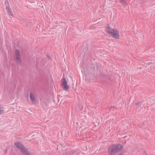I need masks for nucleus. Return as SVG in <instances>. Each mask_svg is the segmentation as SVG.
I'll use <instances>...</instances> for the list:
<instances>
[{
    "instance_id": "5",
    "label": "nucleus",
    "mask_w": 155,
    "mask_h": 155,
    "mask_svg": "<svg viewBox=\"0 0 155 155\" xmlns=\"http://www.w3.org/2000/svg\"><path fill=\"white\" fill-rule=\"evenodd\" d=\"M30 97L31 101L34 103L35 102V98L32 92H31L30 94Z\"/></svg>"
},
{
    "instance_id": "2",
    "label": "nucleus",
    "mask_w": 155,
    "mask_h": 155,
    "mask_svg": "<svg viewBox=\"0 0 155 155\" xmlns=\"http://www.w3.org/2000/svg\"><path fill=\"white\" fill-rule=\"evenodd\" d=\"M105 30L107 33L114 38H118L120 37L118 30L116 29H111L108 24H107Z\"/></svg>"
},
{
    "instance_id": "9",
    "label": "nucleus",
    "mask_w": 155,
    "mask_h": 155,
    "mask_svg": "<svg viewBox=\"0 0 155 155\" xmlns=\"http://www.w3.org/2000/svg\"><path fill=\"white\" fill-rule=\"evenodd\" d=\"M20 51L18 50L15 51V56H20Z\"/></svg>"
},
{
    "instance_id": "13",
    "label": "nucleus",
    "mask_w": 155,
    "mask_h": 155,
    "mask_svg": "<svg viewBox=\"0 0 155 155\" xmlns=\"http://www.w3.org/2000/svg\"><path fill=\"white\" fill-rule=\"evenodd\" d=\"M148 0H142L143 3L145 4L146 2L148 1Z\"/></svg>"
},
{
    "instance_id": "8",
    "label": "nucleus",
    "mask_w": 155,
    "mask_h": 155,
    "mask_svg": "<svg viewBox=\"0 0 155 155\" xmlns=\"http://www.w3.org/2000/svg\"><path fill=\"white\" fill-rule=\"evenodd\" d=\"M15 60L17 62L21 63V60L20 58V56H15Z\"/></svg>"
},
{
    "instance_id": "3",
    "label": "nucleus",
    "mask_w": 155,
    "mask_h": 155,
    "mask_svg": "<svg viewBox=\"0 0 155 155\" xmlns=\"http://www.w3.org/2000/svg\"><path fill=\"white\" fill-rule=\"evenodd\" d=\"M61 85L64 90L67 91L69 88L68 85L67 84V81L65 78H63Z\"/></svg>"
},
{
    "instance_id": "4",
    "label": "nucleus",
    "mask_w": 155,
    "mask_h": 155,
    "mask_svg": "<svg viewBox=\"0 0 155 155\" xmlns=\"http://www.w3.org/2000/svg\"><path fill=\"white\" fill-rule=\"evenodd\" d=\"M14 145L16 147L18 148L21 151L23 150H24L25 147V146L19 141L17 142L16 143H15Z\"/></svg>"
},
{
    "instance_id": "6",
    "label": "nucleus",
    "mask_w": 155,
    "mask_h": 155,
    "mask_svg": "<svg viewBox=\"0 0 155 155\" xmlns=\"http://www.w3.org/2000/svg\"><path fill=\"white\" fill-rule=\"evenodd\" d=\"M21 152L25 154V155H31L28 150L25 147L24 150H23Z\"/></svg>"
},
{
    "instance_id": "14",
    "label": "nucleus",
    "mask_w": 155,
    "mask_h": 155,
    "mask_svg": "<svg viewBox=\"0 0 155 155\" xmlns=\"http://www.w3.org/2000/svg\"><path fill=\"white\" fill-rule=\"evenodd\" d=\"M123 2H124L125 4L126 3V2L125 1H123Z\"/></svg>"
},
{
    "instance_id": "1",
    "label": "nucleus",
    "mask_w": 155,
    "mask_h": 155,
    "mask_svg": "<svg viewBox=\"0 0 155 155\" xmlns=\"http://www.w3.org/2000/svg\"><path fill=\"white\" fill-rule=\"evenodd\" d=\"M123 146L122 145L113 144L110 145L108 149V153L109 155L114 154L116 153L120 152L122 149Z\"/></svg>"
},
{
    "instance_id": "11",
    "label": "nucleus",
    "mask_w": 155,
    "mask_h": 155,
    "mask_svg": "<svg viewBox=\"0 0 155 155\" xmlns=\"http://www.w3.org/2000/svg\"><path fill=\"white\" fill-rule=\"evenodd\" d=\"M4 108L2 107H0V114H3L4 111Z\"/></svg>"
},
{
    "instance_id": "10",
    "label": "nucleus",
    "mask_w": 155,
    "mask_h": 155,
    "mask_svg": "<svg viewBox=\"0 0 155 155\" xmlns=\"http://www.w3.org/2000/svg\"><path fill=\"white\" fill-rule=\"evenodd\" d=\"M6 11H7L8 13H11V9L9 6H6Z\"/></svg>"
},
{
    "instance_id": "7",
    "label": "nucleus",
    "mask_w": 155,
    "mask_h": 155,
    "mask_svg": "<svg viewBox=\"0 0 155 155\" xmlns=\"http://www.w3.org/2000/svg\"><path fill=\"white\" fill-rule=\"evenodd\" d=\"M137 107H138L139 109H141L143 108V106H141V102H140L137 103H136L135 104Z\"/></svg>"
},
{
    "instance_id": "12",
    "label": "nucleus",
    "mask_w": 155,
    "mask_h": 155,
    "mask_svg": "<svg viewBox=\"0 0 155 155\" xmlns=\"http://www.w3.org/2000/svg\"><path fill=\"white\" fill-rule=\"evenodd\" d=\"M116 109V107H114V106H113V107H110L109 108V110H110V111H111L112 110H114V109Z\"/></svg>"
}]
</instances>
